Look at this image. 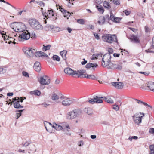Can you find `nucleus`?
<instances>
[{"label":"nucleus","mask_w":154,"mask_h":154,"mask_svg":"<svg viewBox=\"0 0 154 154\" xmlns=\"http://www.w3.org/2000/svg\"><path fill=\"white\" fill-rule=\"evenodd\" d=\"M82 112V110L78 109H75L67 113L66 118L68 119H73L80 115Z\"/></svg>","instance_id":"1"},{"label":"nucleus","mask_w":154,"mask_h":154,"mask_svg":"<svg viewBox=\"0 0 154 154\" xmlns=\"http://www.w3.org/2000/svg\"><path fill=\"white\" fill-rule=\"evenodd\" d=\"M29 22L31 26L35 30H41L43 29V26L36 20L30 19Z\"/></svg>","instance_id":"2"},{"label":"nucleus","mask_w":154,"mask_h":154,"mask_svg":"<svg viewBox=\"0 0 154 154\" xmlns=\"http://www.w3.org/2000/svg\"><path fill=\"white\" fill-rule=\"evenodd\" d=\"M10 27L15 32H21L23 30V29L24 28L25 25L21 22H15L11 24Z\"/></svg>","instance_id":"3"},{"label":"nucleus","mask_w":154,"mask_h":154,"mask_svg":"<svg viewBox=\"0 0 154 154\" xmlns=\"http://www.w3.org/2000/svg\"><path fill=\"white\" fill-rule=\"evenodd\" d=\"M102 40L104 42L111 43L113 42H118L117 39L116 35L106 34L102 36Z\"/></svg>","instance_id":"4"},{"label":"nucleus","mask_w":154,"mask_h":154,"mask_svg":"<svg viewBox=\"0 0 154 154\" xmlns=\"http://www.w3.org/2000/svg\"><path fill=\"white\" fill-rule=\"evenodd\" d=\"M111 56L109 53L105 54L103 56L102 62V65L103 67L107 66L109 63L111 61Z\"/></svg>","instance_id":"5"},{"label":"nucleus","mask_w":154,"mask_h":154,"mask_svg":"<svg viewBox=\"0 0 154 154\" xmlns=\"http://www.w3.org/2000/svg\"><path fill=\"white\" fill-rule=\"evenodd\" d=\"M85 72V70L84 69L80 70L79 74L78 77L81 78H86L91 79L97 80V79L95 76L94 75L84 74Z\"/></svg>","instance_id":"6"},{"label":"nucleus","mask_w":154,"mask_h":154,"mask_svg":"<svg viewBox=\"0 0 154 154\" xmlns=\"http://www.w3.org/2000/svg\"><path fill=\"white\" fill-rule=\"evenodd\" d=\"M30 37V35L29 32L27 31L26 32L25 31L23 30L21 33L19 34L18 39L20 41H22L28 40Z\"/></svg>","instance_id":"7"},{"label":"nucleus","mask_w":154,"mask_h":154,"mask_svg":"<svg viewBox=\"0 0 154 154\" xmlns=\"http://www.w3.org/2000/svg\"><path fill=\"white\" fill-rule=\"evenodd\" d=\"M107 66L108 68L111 69H120L122 68L121 66L118 64L117 62L113 61L109 62Z\"/></svg>","instance_id":"8"},{"label":"nucleus","mask_w":154,"mask_h":154,"mask_svg":"<svg viewBox=\"0 0 154 154\" xmlns=\"http://www.w3.org/2000/svg\"><path fill=\"white\" fill-rule=\"evenodd\" d=\"M64 71L65 73L66 74L71 75L74 77H75L74 75H77L78 77L79 74L80 70L75 71L70 68L67 67L65 68Z\"/></svg>","instance_id":"9"},{"label":"nucleus","mask_w":154,"mask_h":154,"mask_svg":"<svg viewBox=\"0 0 154 154\" xmlns=\"http://www.w3.org/2000/svg\"><path fill=\"white\" fill-rule=\"evenodd\" d=\"M38 81L42 85H48L50 82V79L47 76H41Z\"/></svg>","instance_id":"10"},{"label":"nucleus","mask_w":154,"mask_h":154,"mask_svg":"<svg viewBox=\"0 0 154 154\" xmlns=\"http://www.w3.org/2000/svg\"><path fill=\"white\" fill-rule=\"evenodd\" d=\"M24 53L26 54L28 57H32L35 52V49L33 48H27L23 49Z\"/></svg>","instance_id":"11"},{"label":"nucleus","mask_w":154,"mask_h":154,"mask_svg":"<svg viewBox=\"0 0 154 154\" xmlns=\"http://www.w3.org/2000/svg\"><path fill=\"white\" fill-rule=\"evenodd\" d=\"M102 98L100 97L95 96L94 97L93 99H91L89 100V102L91 104H94L95 103H102L103 102V100L101 99Z\"/></svg>","instance_id":"12"},{"label":"nucleus","mask_w":154,"mask_h":154,"mask_svg":"<svg viewBox=\"0 0 154 154\" xmlns=\"http://www.w3.org/2000/svg\"><path fill=\"white\" fill-rule=\"evenodd\" d=\"M73 101L69 98H66L62 102L63 106H70L72 103Z\"/></svg>","instance_id":"13"},{"label":"nucleus","mask_w":154,"mask_h":154,"mask_svg":"<svg viewBox=\"0 0 154 154\" xmlns=\"http://www.w3.org/2000/svg\"><path fill=\"white\" fill-rule=\"evenodd\" d=\"M112 84L116 88L118 89H122L124 86L123 83L121 82H113L112 83Z\"/></svg>","instance_id":"14"},{"label":"nucleus","mask_w":154,"mask_h":154,"mask_svg":"<svg viewBox=\"0 0 154 154\" xmlns=\"http://www.w3.org/2000/svg\"><path fill=\"white\" fill-rule=\"evenodd\" d=\"M129 39L131 42L135 43H138L140 42L137 36L134 35H131Z\"/></svg>","instance_id":"15"},{"label":"nucleus","mask_w":154,"mask_h":154,"mask_svg":"<svg viewBox=\"0 0 154 154\" xmlns=\"http://www.w3.org/2000/svg\"><path fill=\"white\" fill-rule=\"evenodd\" d=\"M40 63L38 62H36L34 63L33 68L35 71L37 72H39L41 69V67L40 66Z\"/></svg>","instance_id":"16"},{"label":"nucleus","mask_w":154,"mask_h":154,"mask_svg":"<svg viewBox=\"0 0 154 154\" xmlns=\"http://www.w3.org/2000/svg\"><path fill=\"white\" fill-rule=\"evenodd\" d=\"M44 124L46 131L49 133H52V130L51 129L49 128H48L49 127V125L50 126H51L52 127L53 124H52L50 122H46V123H44Z\"/></svg>","instance_id":"17"},{"label":"nucleus","mask_w":154,"mask_h":154,"mask_svg":"<svg viewBox=\"0 0 154 154\" xmlns=\"http://www.w3.org/2000/svg\"><path fill=\"white\" fill-rule=\"evenodd\" d=\"M45 16L46 17H51L54 16L53 11L52 10H48L45 12Z\"/></svg>","instance_id":"18"},{"label":"nucleus","mask_w":154,"mask_h":154,"mask_svg":"<svg viewBox=\"0 0 154 154\" xmlns=\"http://www.w3.org/2000/svg\"><path fill=\"white\" fill-rule=\"evenodd\" d=\"M52 128H54L56 130L59 131L63 129V127L61 125L57 124L55 122H53Z\"/></svg>","instance_id":"19"},{"label":"nucleus","mask_w":154,"mask_h":154,"mask_svg":"<svg viewBox=\"0 0 154 154\" xmlns=\"http://www.w3.org/2000/svg\"><path fill=\"white\" fill-rule=\"evenodd\" d=\"M59 9H60V11L63 14L65 13L66 14L67 13L68 14V15H63L65 17H67L68 18L70 16L71 14L69 12H68L67 11L64 10L63 8L61 7H60Z\"/></svg>","instance_id":"20"},{"label":"nucleus","mask_w":154,"mask_h":154,"mask_svg":"<svg viewBox=\"0 0 154 154\" xmlns=\"http://www.w3.org/2000/svg\"><path fill=\"white\" fill-rule=\"evenodd\" d=\"M55 28V26L52 25L48 24L45 27V29L46 31H51Z\"/></svg>","instance_id":"21"},{"label":"nucleus","mask_w":154,"mask_h":154,"mask_svg":"<svg viewBox=\"0 0 154 154\" xmlns=\"http://www.w3.org/2000/svg\"><path fill=\"white\" fill-rule=\"evenodd\" d=\"M147 87L150 90L152 91V89L154 88V82H149L147 84Z\"/></svg>","instance_id":"22"},{"label":"nucleus","mask_w":154,"mask_h":154,"mask_svg":"<svg viewBox=\"0 0 154 154\" xmlns=\"http://www.w3.org/2000/svg\"><path fill=\"white\" fill-rule=\"evenodd\" d=\"M97 64L96 63L93 64L92 63H88L86 65L85 67L87 68H90L91 67L94 68L97 67Z\"/></svg>","instance_id":"23"},{"label":"nucleus","mask_w":154,"mask_h":154,"mask_svg":"<svg viewBox=\"0 0 154 154\" xmlns=\"http://www.w3.org/2000/svg\"><path fill=\"white\" fill-rule=\"evenodd\" d=\"M20 101L17 100V102L14 103V106L15 108L17 109H20L23 108V106H21L19 103Z\"/></svg>","instance_id":"24"},{"label":"nucleus","mask_w":154,"mask_h":154,"mask_svg":"<svg viewBox=\"0 0 154 154\" xmlns=\"http://www.w3.org/2000/svg\"><path fill=\"white\" fill-rule=\"evenodd\" d=\"M67 51L65 50H64L60 52V55L62 56L64 60H66V55L67 54Z\"/></svg>","instance_id":"25"},{"label":"nucleus","mask_w":154,"mask_h":154,"mask_svg":"<svg viewBox=\"0 0 154 154\" xmlns=\"http://www.w3.org/2000/svg\"><path fill=\"white\" fill-rule=\"evenodd\" d=\"M30 93L32 95H35L39 96L41 94V92L39 91L35 90L34 91H30Z\"/></svg>","instance_id":"26"},{"label":"nucleus","mask_w":154,"mask_h":154,"mask_svg":"<svg viewBox=\"0 0 154 154\" xmlns=\"http://www.w3.org/2000/svg\"><path fill=\"white\" fill-rule=\"evenodd\" d=\"M134 100L137 102V103L138 104H142L145 106H148L150 108H152V106H151L149 105L146 103H145L144 102H143L142 101H141L140 100L137 99H134Z\"/></svg>","instance_id":"27"},{"label":"nucleus","mask_w":154,"mask_h":154,"mask_svg":"<svg viewBox=\"0 0 154 154\" xmlns=\"http://www.w3.org/2000/svg\"><path fill=\"white\" fill-rule=\"evenodd\" d=\"M135 124L139 125L141 122L142 119L140 117H136L133 119Z\"/></svg>","instance_id":"28"},{"label":"nucleus","mask_w":154,"mask_h":154,"mask_svg":"<svg viewBox=\"0 0 154 154\" xmlns=\"http://www.w3.org/2000/svg\"><path fill=\"white\" fill-rule=\"evenodd\" d=\"M96 7L98 9V11L101 13L103 14L104 11V10L102 6L101 5H96Z\"/></svg>","instance_id":"29"},{"label":"nucleus","mask_w":154,"mask_h":154,"mask_svg":"<svg viewBox=\"0 0 154 154\" xmlns=\"http://www.w3.org/2000/svg\"><path fill=\"white\" fill-rule=\"evenodd\" d=\"M103 97L102 98L103 99V100H105L106 102H107V103H113V101L110 98H109L108 99L106 97Z\"/></svg>","instance_id":"30"},{"label":"nucleus","mask_w":154,"mask_h":154,"mask_svg":"<svg viewBox=\"0 0 154 154\" xmlns=\"http://www.w3.org/2000/svg\"><path fill=\"white\" fill-rule=\"evenodd\" d=\"M105 22L104 16H101L100 17V20L98 21V23L100 25H103Z\"/></svg>","instance_id":"31"},{"label":"nucleus","mask_w":154,"mask_h":154,"mask_svg":"<svg viewBox=\"0 0 154 154\" xmlns=\"http://www.w3.org/2000/svg\"><path fill=\"white\" fill-rule=\"evenodd\" d=\"M84 111L85 113H87L88 115H90L92 113L91 110L90 108H85L84 109Z\"/></svg>","instance_id":"32"},{"label":"nucleus","mask_w":154,"mask_h":154,"mask_svg":"<svg viewBox=\"0 0 154 154\" xmlns=\"http://www.w3.org/2000/svg\"><path fill=\"white\" fill-rule=\"evenodd\" d=\"M43 47L42 48V51H45L47 50H49L51 46L50 45H48L46 46L43 45Z\"/></svg>","instance_id":"33"},{"label":"nucleus","mask_w":154,"mask_h":154,"mask_svg":"<svg viewBox=\"0 0 154 154\" xmlns=\"http://www.w3.org/2000/svg\"><path fill=\"white\" fill-rule=\"evenodd\" d=\"M103 5L105 8H106L108 9H109L111 8V6L109 3L107 2L106 1L103 2Z\"/></svg>","instance_id":"34"},{"label":"nucleus","mask_w":154,"mask_h":154,"mask_svg":"<svg viewBox=\"0 0 154 154\" xmlns=\"http://www.w3.org/2000/svg\"><path fill=\"white\" fill-rule=\"evenodd\" d=\"M53 59L54 60H56L57 61H60V57L56 55H54L52 57Z\"/></svg>","instance_id":"35"},{"label":"nucleus","mask_w":154,"mask_h":154,"mask_svg":"<svg viewBox=\"0 0 154 154\" xmlns=\"http://www.w3.org/2000/svg\"><path fill=\"white\" fill-rule=\"evenodd\" d=\"M149 149H150V153L149 154H154V145H151L149 146Z\"/></svg>","instance_id":"36"},{"label":"nucleus","mask_w":154,"mask_h":154,"mask_svg":"<svg viewBox=\"0 0 154 154\" xmlns=\"http://www.w3.org/2000/svg\"><path fill=\"white\" fill-rule=\"evenodd\" d=\"M41 52L42 51H36V50H35V52L34 53V54H35V56L36 57H42Z\"/></svg>","instance_id":"37"},{"label":"nucleus","mask_w":154,"mask_h":154,"mask_svg":"<svg viewBox=\"0 0 154 154\" xmlns=\"http://www.w3.org/2000/svg\"><path fill=\"white\" fill-rule=\"evenodd\" d=\"M59 98V97L56 94H53L51 97L53 100H58Z\"/></svg>","instance_id":"38"},{"label":"nucleus","mask_w":154,"mask_h":154,"mask_svg":"<svg viewBox=\"0 0 154 154\" xmlns=\"http://www.w3.org/2000/svg\"><path fill=\"white\" fill-rule=\"evenodd\" d=\"M104 18L105 21L108 23L110 19L109 16L108 15H106L104 16Z\"/></svg>","instance_id":"39"},{"label":"nucleus","mask_w":154,"mask_h":154,"mask_svg":"<svg viewBox=\"0 0 154 154\" xmlns=\"http://www.w3.org/2000/svg\"><path fill=\"white\" fill-rule=\"evenodd\" d=\"M77 22L83 25L85 23V21L83 19H78L77 20Z\"/></svg>","instance_id":"40"},{"label":"nucleus","mask_w":154,"mask_h":154,"mask_svg":"<svg viewBox=\"0 0 154 154\" xmlns=\"http://www.w3.org/2000/svg\"><path fill=\"white\" fill-rule=\"evenodd\" d=\"M121 19L119 17H116L113 22L116 23H119L121 21Z\"/></svg>","instance_id":"41"},{"label":"nucleus","mask_w":154,"mask_h":154,"mask_svg":"<svg viewBox=\"0 0 154 154\" xmlns=\"http://www.w3.org/2000/svg\"><path fill=\"white\" fill-rule=\"evenodd\" d=\"M103 0H94L95 2L97 4V5H99L101 4L103 2Z\"/></svg>","instance_id":"42"},{"label":"nucleus","mask_w":154,"mask_h":154,"mask_svg":"<svg viewBox=\"0 0 154 154\" xmlns=\"http://www.w3.org/2000/svg\"><path fill=\"white\" fill-rule=\"evenodd\" d=\"M113 2L116 5H119L120 4V0H113Z\"/></svg>","instance_id":"43"},{"label":"nucleus","mask_w":154,"mask_h":154,"mask_svg":"<svg viewBox=\"0 0 154 154\" xmlns=\"http://www.w3.org/2000/svg\"><path fill=\"white\" fill-rule=\"evenodd\" d=\"M110 19L112 21H113L116 17L114 16L113 13L112 12H110Z\"/></svg>","instance_id":"44"},{"label":"nucleus","mask_w":154,"mask_h":154,"mask_svg":"<svg viewBox=\"0 0 154 154\" xmlns=\"http://www.w3.org/2000/svg\"><path fill=\"white\" fill-rule=\"evenodd\" d=\"M22 74H23V75L25 76V77H29V74L27 72H26L25 71H23L22 72Z\"/></svg>","instance_id":"45"},{"label":"nucleus","mask_w":154,"mask_h":154,"mask_svg":"<svg viewBox=\"0 0 154 154\" xmlns=\"http://www.w3.org/2000/svg\"><path fill=\"white\" fill-rule=\"evenodd\" d=\"M36 2L42 7H44L45 3L42 1H36Z\"/></svg>","instance_id":"46"},{"label":"nucleus","mask_w":154,"mask_h":154,"mask_svg":"<svg viewBox=\"0 0 154 154\" xmlns=\"http://www.w3.org/2000/svg\"><path fill=\"white\" fill-rule=\"evenodd\" d=\"M113 108L116 111L119 110V107L118 105H114L113 106Z\"/></svg>","instance_id":"47"},{"label":"nucleus","mask_w":154,"mask_h":154,"mask_svg":"<svg viewBox=\"0 0 154 154\" xmlns=\"http://www.w3.org/2000/svg\"><path fill=\"white\" fill-rule=\"evenodd\" d=\"M139 73L141 74H143L145 75H148L150 73L149 72H139Z\"/></svg>","instance_id":"48"},{"label":"nucleus","mask_w":154,"mask_h":154,"mask_svg":"<svg viewBox=\"0 0 154 154\" xmlns=\"http://www.w3.org/2000/svg\"><path fill=\"white\" fill-rule=\"evenodd\" d=\"M141 88H142L143 89L146 90L148 89V88L147 87V84H146L145 85H143L141 86Z\"/></svg>","instance_id":"49"},{"label":"nucleus","mask_w":154,"mask_h":154,"mask_svg":"<svg viewBox=\"0 0 154 154\" xmlns=\"http://www.w3.org/2000/svg\"><path fill=\"white\" fill-rule=\"evenodd\" d=\"M63 131L64 132V133L66 134H69V130L66 129L65 128H63Z\"/></svg>","instance_id":"50"},{"label":"nucleus","mask_w":154,"mask_h":154,"mask_svg":"<svg viewBox=\"0 0 154 154\" xmlns=\"http://www.w3.org/2000/svg\"><path fill=\"white\" fill-rule=\"evenodd\" d=\"M96 59H97L96 54H93L92 56L91 59L93 60H94Z\"/></svg>","instance_id":"51"},{"label":"nucleus","mask_w":154,"mask_h":154,"mask_svg":"<svg viewBox=\"0 0 154 154\" xmlns=\"http://www.w3.org/2000/svg\"><path fill=\"white\" fill-rule=\"evenodd\" d=\"M145 29L146 32H149L150 29L148 26H145Z\"/></svg>","instance_id":"52"},{"label":"nucleus","mask_w":154,"mask_h":154,"mask_svg":"<svg viewBox=\"0 0 154 154\" xmlns=\"http://www.w3.org/2000/svg\"><path fill=\"white\" fill-rule=\"evenodd\" d=\"M16 118L18 119L21 115V112L17 113L16 114Z\"/></svg>","instance_id":"53"},{"label":"nucleus","mask_w":154,"mask_h":154,"mask_svg":"<svg viewBox=\"0 0 154 154\" xmlns=\"http://www.w3.org/2000/svg\"><path fill=\"white\" fill-rule=\"evenodd\" d=\"M30 143V142H26L23 145V146L26 147L29 145Z\"/></svg>","instance_id":"54"},{"label":"nucleus","mask_w":154,"mask_h":154,"mask_svg":"<svg viewBox=\"0 0 154 154\" xmlns=\"http://www.w3.org/2000/svg\"><path fill=\"white\" fill-rule=\"evenodd\" d=\"M94 36L95 37V38H96V39H99V37L97 33H94Z\"/></svg>","instance_id":"55"},{"label":"nucleus","mask_w":154,"mask_h":154,"mask_svg":"<svg viewBox=\"0 0 154 154\" xmlns=\"http://www.w3.org/2000/svg\"><path fill=\"white\" fill-rule=\"evenodd\" d=\"M55 29H54V31H56V32H58L60 31V29L59 28L56 26H55Z\"/></svg>","instance_id":"56"},{"label":"nucleus","mask_w":154,"mask_h":154,"mask_svg":"<svg viewBox=\"0 0 154 154\" xmlns=\"http://www.w3.org/2000/svg\"><path fill=\"white\" fill-rule=\"evenodd\" d=\"M139 115V113H136L135 114L132 116L133 119H134V118L136 117H137V116Z\"/></svg>","instance_id":"57"},{"label":"nucleus","mask_w":154,"mask_h":154,"mask_svg":"<svg viewBox=\"0 0 154 154\" xmlns=\"http://www.w3.org/2000/svg\"><path fill=\"white\" fill-rule=\"evenodd\" d=\"M96 56L97 58L100 57H101L102 55V54L101 53L97 54H96Z\"/></svg>","instance_id":"58"},{"label":"nucleus","mask_w":154,"mask_h":154,"mask_svg":"<svg viewBox=\"0 0 154 154\" xmlns=\"http://www.w3.org/2000/svg\"><path fill=\"white\" fill-rule=\"evenodd\" d=\"M42 54V57H48V55L45 53L43 52H41Z\"/></svg>","instance_id":"59"},{"label":"nucleus","mask_w":154,"mask_h":154,"mask_svg":"<svg viewBox=\"0 0 154 154\" xmlns=\"http://www.w3.org/2000/svg\"><path fill=\"white\" fill-rule=\"evenodd\" d=\"M130 11H128L127 10H125V13L126 15H129L130 14Z\"/></svg>","instance_id":"60"},{"label":"nucleus","mask_w":154,"mask_h":154,"mask_svg":"<svg viewBox=\"0 0 154 154\" xmlns=\"http://www.w3.org/2000/svg\"><path fill=\"white\" fill-rule=\"evenodd\" d=\"M149 133L154 134V128H151L149 131Z\"/></svg>","instance_id":"61"},{"label":"nucleus","mask_w":154,"mask_h":154,"mask_svg":"<svg viewBox=\"0 0 154 154\" xmlns=\"http://www.w3.org/2000/svg\"><path fill=\"white\" fill-rule=\"evenodd\" d=\"M83 145V142L82 141H80L78 143V145L79 146H81Z\"/></svg>","instance_id":"62"},{"label":"nucleus","mask_w":154,"mask_h":154,"mask_svg":"<svg viewBox=\"0 0 154 154\" xmlns=\"http://www.w3.org/2000/svg\"><path fill=\"white\" fill-rule=\"evenodd\" d=\"M120 55V54L117 53H114L113 56L115 57H119Z\"/></svg>","instance_id":"63"},{"label":"nucleus","mask_w":154,"mask_h":154,"mask_svg":"<svg viewBox=\"0 0 154 154\" xmlns=\"http://www.w3.org/2000/svg\"><path fill=\"white\" fill-rule=\"evenodd\" d=\"M109 54H112L113 52V50L111 48H110L109 49Z\"/></svg>","instance_id":"64"}]
</instances>
